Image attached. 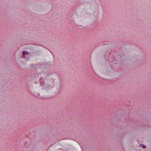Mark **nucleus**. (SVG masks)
<instances>
[{"instance_id": "obj_1", "label": "nucleus", "mask_w": 151, "mask_h": 151, "mask_svg": "<svg viewBox=\"0 0 151 151\" xmlns=\"http://www.w3.org/2000/svg\"><path fill=\"white\" fill-rule=\"evenodd\" d=\"M26 54H28L27 53V52H25V51L23 52V55H25Z\"/></svg>"}, {"instance_id": "obj_2", "label": "nucleus", "mask_w": 151, "mask_h": 151, "mask_svg": "<svg viewBox=\"0 0 151 151\" xmlns=\"http://www.w3.org/2000/svg\"><path fill=\"white\" fill-rule=\"evenodd\" d=\"M143 146V148H146V146H144V145H142Z\"/></svg>"}]
</instances>
